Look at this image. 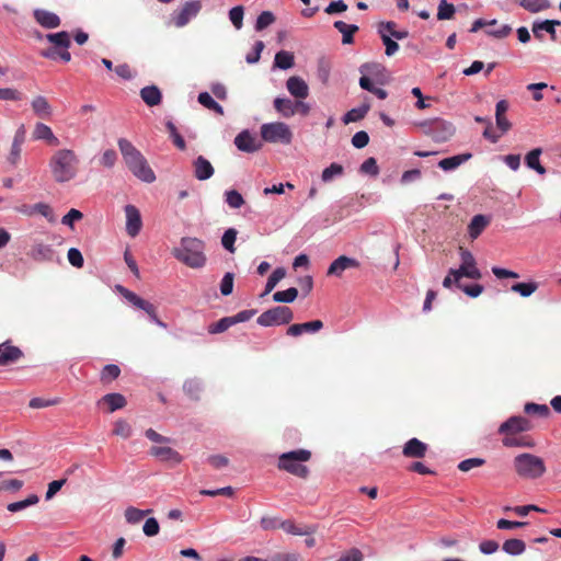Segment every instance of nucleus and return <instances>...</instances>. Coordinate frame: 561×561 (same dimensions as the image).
Wrapping results in <instances>:
<instances>
[{
    "label": "nucleus",
    "instance_id": "obj_62",
    "mask_svg": "<svg viewBox=\"0 0 561 561\" xmlns=\"http://www.w3.org/2000/svg\"><path fill=\"white\" fill-rule=\"evenodd\" d=\"M144 534L148 537H153L159 534L160 526L158 520L154 517H149L146 519L144 527Z\"/></svg>",
    "mask_w": 561,
    "mask_h": 561
},
{
    "label": "nucleus",
    "instance_id": "obj_58",
    "mask_svg": "<svg viewBox=\"0 0 561 561\" xmlns=\"http://www.w3.org/2000/svg\"><path fill=\"white\" fill-rule=\"evenodd\" d=\"M244 10L242 5L233 7L229 11V19L237 30H240L243 25Z\"/></svg>",
    "mask_w": 561,
    "mask_h": 561
},
{
    "label": "nucleus",
    "instance_id": "obj_5",
    "mask_svg": "<svg viewBox=\"0 0 561 561\" xmlns=\"http://www.w3.org/2000/svg\"><path fill=\"white\" fill-rule=\"evenodd\" d=\"M310 458L311 453L307 449L290 450L278 457L277 467L279 470L305 479L309 474V469L302 462L308 461Z\"/></svg>",
    "mask_w": 561,
    "mask_h": 561
},
{
    "label": "nucleus",
    "instance_id": "obj_20",
    "mask_svg": "<svg viewBox=\"0 0 561 561\" xmlns=\"http://www.w3.org/2000/svg\"><path fill=\"white\" fill-rule=\"evenodd\" d=\"M150 455L157 457L163 462H171L178 465L182 461V456L171 447L153 446L150 448Z\"/></svg>",
    "mask_w": 561,
    "mask_h": 561
},
{
    "label": "nucleus",
    "instance_id": "obj_61",
    "mask_svg": "<svg viewBox=\"0 0 561 561\" xmlns=\"http://www.w3.org/2000/svg\"><path fill=\"white\" fill-rule=\"evenodd\" d=\"M360 172L376 176L379 174V168L375 158L370 157L366 159L360 165Z\"/></svg>",
    "mask_w": 561,
    "mask_h": 561
},
{
    "label": "nucleus",
    "instance_id": "obj_3",
    "mask_svg": "<svg viewBox=\"0 0 561 561\" xmlns=\"http://www.w3.org/2000/svg\"><path fill=\"white\" fill-rule=\"evenodd\" d=\"M205 244L197 238H182L180 245L172 250L176 260L188 267L199 268L206 263Z\"/></svg>",
    "mask_w": 561,
    "mask_h": 561
},
{
    "label": "nucleus",
    "instance_id": "obj_30",
    "mask_svg": "<svg viewBox=\"0 0 561 561\" xmlns=\"http://www.w3.org/2000/svg\"><path fill=\"white\" fill-rule=\"evenodd\" d=\"M502 550L512 557H517L525 552L526 543L517 538L507 539L503 542Z\"/></svg>",
    "mask_w": 561,
    "mask_h": 561
},
{
    "label": "nucleus",
    "instance_id": "obj_53",
    "mask_svg": "<svg viewBox=\"0 0 561 561\" xmlns=\"http://www.w3.org/2000/svg\"><path fill=\"white\" fill-rule=\"evenodd\" d=\"M237 230L234 228H229L225 231L222 238H221V244L222 247L228 250L229 252H234V242L237 239Z\"/></svg>",
    "mask_w": 561,
    "mask_h": 561
},
{
    "label": "nucleus",
    "instance_id": "obj_55",
    "mask_svg": "<svg viewBox=\"0 0 561 561\" xmlns=\"http://www.w3.org/2000/svg\"><path fill=\"white\" fill-rule=\"evenodd\" d=\"M226 203L229 205V207L231 208H240L243 204H244V198L242 197V195L236 191V190H230V191H227L226 194Z\"/></svg>",
    "mask_w": 561,
    "mask_h": 561
},
{
    "label": "nucleus",
    "instance_id": "obj_17",
    "mask_svg": "<svg viewBox=\"0 0 561 561\" xmlns=\"http://www.w3.org/2000/svg\"><path fill=\"white\" fill-rule=\"evenodd\" d=\"M22 357L23 352L18 346L10 345L9 342L0 344V366L12 365Z\"/></svg>",
    "mask_w": 561,
    "mask_h": 561
},
{
    "label": "nucleus",
    "instance_id": "obj_26",
    "mask_svg": "<svg viewBox=\"0 0 561 561\" xmlns=\"http://www.w3.org/2000/svg\"><path fill=\"white\" fill-rule=\"evenodd\" d=\"M333 25L343 35V44H352L354 42V34L359 30L357 25L347 24L343 21H335Z\"/></svg>",
    "mask_w": 561,
    "mask_h": 561
},
{
    "label": "nucleus",
    "instance_id": "obj_29",
    "mask_svg": "<svg viewBox=\"0 0 561 561\" xmlns=\"http://www.w3.org/2000/svg\"><path fill=\"white\" fill-rule=\"evenodd\" d=\"M32 108L34 113L41 118H49L51 115V106L48 103L47 99L38 95L32 101Z\"/></svg>",
    "mask_w": 561,
    "mask_h": 561
},
{
    "label": "nucleus",
    "instance_id": "obj_2",
    "mask_svg": "<svg viewBox=\"0 0 561 561\" xmlns=\"http://www.w3.org/2000/svg\"><path fill=\"white\" fill-rule=\"evenodd\" d=\"M117 144L129 171L142 182H154L156 174L142 153L125 138L118 139Z\"/></svg>",
    "mask_w": 561,
    "mask_h": 561
},
{
    "label": "nucleus",
    "instance_id": "obj_38",
    "mask_svg": "<svg viewBox=\"0 0 561 561\" xmlns=\"http://www.w3.org/2000/svg\"><path fill=\"white\" fill-rule=\"evenodd\" d=\"M518 3L520 7L531 13L547 10L551 5L549 0H518Z\"/></svg>",
    "mask_w": 561,
    "mask_h": 561
},
{
    "label": "nucleus",
    "instance_id": "obj_63",
    "mask_svg": "<svg viewBox=\"0 0 561 561\" xmlns=\"http://www.w3.org/2000/svg\"><path fill=\"white\" fill-rule=\"evenodd\" d=\"M499 548H500L499 542L495 540H491V539L482 540L479 543L480 552L485 556L495 553L499 550Z\"/></svg>",
    "mask_w": 561,
    "mask_h": 561
},
{
    "label": "nucleus",
    "instance_id": "obj_42",
    "mask_svg": "<svg viewBox=\"0 0 561 561\" xmlns=\"http://www.w3.org/2000/svg\"><path fill=\"white\" fill-rule=\"evenodd\" d=\"M297 296H298L297 288L289 287L286 290L276 291L273 295V300L275 302H286V304H289V302H293L297 298Z\"/></svg>",
    "mask_w": 561,
    "mask_h": 561
},
{
    "label": "nucleus",
    "instance_id": "obj_19",
    "mask_svg": "<svg viewBox=\"0 0 561 561\" xmlns=\"http://www.w3.org/2000/svg\"><path fill=\"white\" fill-rule=\"evenodd\" d=\"M286 88L294 98L304 100L309 95L308 84L298 76L289 77L286 82Z\"/></svg>",
    "mask_w": 561,
    "mask_h": 561
},
{
    "label": "nucleus",
    "instance_id": "obj_45",
    "mask_svg": "<svg viewBox=\"0 0 561 561\" xmlns=\"http://www.w3.org/2000/svg\"><path fill=\"white\" fill-rule=\"evenodd\" d=\"M502 444L505 447H510V448L511 447H533L534 446V442L531 439H527L524 437L508 436V435H506L502 439Z\"/></svg>",
    "mask_w": 561,
    "mask_h": 561
},
{
    "label": "nucleus",
    "instance_id": "obj_60",
    "mask_svg": "<svg viewBox=\"0 0 561 561\" xmlns=\"http://www.w3.org/2000/svg\"><path fill=\"white\" fill-rule=\"evenodd\" d=\"M381 35V39L383 45L386 46V55L387 56H393L398 49L399 45L397 42H394L387 33H385L382 30L379 31Z\"/></svg>",
    "mask_w": 561,
    "mask_h": 561
},
{
    "label": "nucleus",
    "instance_id": "obj_44",
    "mask_svg": "<svg viewBox=\"0 0 561 561\" xmlns=\"http://www.w3.org/2000/svg\"><path fill=\"white\" fill-rule=\"evenodd\" d=\"M524 411L527 413V414H530V415H538L540 417H548L549 414H550V409L548 408V405L546 404H538V403H534V402H528L525 404V408H524Z\"/></svg>",
    "mask_w": 561,
    "mask_h": 561
},
{
    "label": "nucleus",
    "instance_id": "obj_35",
    "mask_svg": "<svg viewBox=\"0 0 561 561\" xmlns=\"http://www.w3.org/2000/svg\"><path fill=\"white\" fill-rule=\"evenodd\" d=\"M447 288L456 287L466 293L469 297L476 298L483 291V286L479 283L467 284L462 286V283H443Z\"/></svg>",
    "mask_w": 561,
    "mask_h": 561
},
{
    "label": "nucleus",
    "instance_id": "obj_31",
    "mask_svg": "<svg viewBox=\"0 0 561 561\" xmlns=\"http://www.w3.org/2000/svg\"><path fill=\"white\" fill-rule=\"evenodd\" d=\"M274 107L284 117H291L296 113L295 102L287 98H276Z\"/></svg>",
    "mask_w": 561,
    "mask_h": 561
},
{
    "label": "nucleus",
    "instance_id": "obj_6",
    "mask_svg": "<svg viewBox=\"0 0 561 561\" xmlns=\"http://www.w3.org/2000/svg\"><path fill=\"white\" fill-rule=\"evenodd\" d=\"M115 289L134 308L144 310L149 316L151 322H153L154 324H157L161 328H164V329L167 328V324L158 318L157 312H156V307L151 302L142 299L141 297H139L138 295H136L135 293H133L131 290L125 288L124 286H122L119 284L115 285Z\"/></svg>",
    "mask_w": 561,
    "mask_h": 561
},
{
    "label": "nucleus",
    "instance_id": "obj_50",
    "mask_svg": "<svg viewBox=\"0 0 561 561\" xmlns=\"http://www.w3.org/2000/svg\"><path fill=\"white\" fill-rule=\"evenodd\" d=\"M121 368L116 364H106L101 371V380L103 382L112 381L118 378Z\"/></svg>",
    "mask_w": 561,
    "mask_h": 561
},
{
    "label": "nucleus",
    "instance_id": "obj_23",
    "mask_svg": "<svg viewBox=\"0 0 561 561\" xmlns=\"http://www.w3.org/2000/svg\"><path fill=\"white\" fill-rule=\"evenodd\" d=\"M33 139L45 140L48 145L57 147L59 146V139L54 135L51 128L43 123H37L33 130Z\"/></svg>",
    "mask_w": 561,
    "mask_h": 561
},
{
    "label": "nucleus",
    "instance_id": "obj_34",
    "mask_svg": "<svg viewBox=\"0 0 561 561\" xmlns=\"http://www.w3.org/2000/svg\"><path fill=\"white\" fill-rule=\"evenodd\" d=\"M46 39L54 44L53 48H69L71 45L70 34L66 31L50 33L46 35Z\"/></svg>",
    "mask_w": 561,
    "mask_h": 561
},
{
    "label": "nucleus",
    "instance_id": "obj_48",
    "mask_svg": "<svg viewBox=\"0 0 561 561\" xmlns=\"http://www.w3.org/2000/svg\"><path fill=\"white\" fill-rule=\"evenodd\" d=\"M344 172V169L341 164L339 163H331L330 167L325 168L323 171H322V174H321V180L325 183L332 181L334 179V176H340L342 175Z\"/></svg>",
    "mask_w": 561,
    "mask_h": 561
},
{
    "label": "nucleus",
    "instance_id": "obj_33",
    "mask_svg": "<svg viewBox=\"0 0 561 561\" xmlns=\"http://www.w3.org/2000/svg\"><path fill=\"white\" fill-rule=\"evenodd\" d=\"M542 31H545V33H549L551 36V39L556 41L557 33H556L553 22H550V20H546L542 22H535L533 24V33H534L535 37L540 41L543 38L542 33H541Z\"/></svg>",
    "mask_w": 561,
    "mask_h": 561
},
{
    "label": "nucleus",
    "instance_id": "obj_41",
    "mask_svg": "<svg viewBox=\"0 0 561 561\" xmlns=\"http://www.w3.org/2000/svg\"><path fill=\"white\" fill-rule=\"evenodd\" d=\"M42 56L48 59L60 58L65 62H69L71 60V54L68 51V48H48L42 51Z\"/></svg>",
    "mask_w": 561,
    "mask_h": 561
},
{
    "label": "nucleus",
    "instance_id": "obj_1",
    "mask_svg": "<svg viewBox=\"0 0 561 561\" xmlns=\"http://www.w3.org/2000/svg\"><path fill=\"white\" fill-rule=\"evenodd\" d=\"M51 178L62 184L75 180L80 171V158L72 149H57L48 161Z\"/></svg>",
    "mask_w": 561,
    "mask_h": 561
},
{
    "label": "nucleus",
    "instance_id": "obj_27",
    "mask_svg": "<svg viewBox=\"0 0 561 561\" xmlns=\"http://www.w3.org/2000/svg\"><path fill=\"white\" fill-rule=\"evenodd\" d=\"M471 158V153H461L445 158L438 162V167L444 171H451L460 167Z\"/></svg>",
    "mask_w": 561,
    "mask_h": 561
},
{
    "label": "nucleus",
    "instance_id": "obj_15",
    "mask_svg": "<svg viewBox=\"0 0 561 561\" xmlns=\"http://www.w3.org/2000/svg\"><path fill=\"white\" fill-rule=\"evenodd\" d=\"M236 147L243 152H255L261 149L262 144L249 130H242L234 138Z\"/></svg>",
    "mask_w": 561,
    "mask_h": 561
},
{
    "label": "nucleus",
    "instance_id": "obj_51",
    "mask_svg": "<svg viewBox=\"0 0 561 561\" xmlns=\"http://www.w3.org/2000/svg\"><path fill=\"white\" fill-rule=\"evenodd\" d=\"M484 32L488 36H492L494 38L502 39V38L507 37L511 34L512 27L507 24H503L497 27L488 26V28Z\"/></svg>",
    "mask_w": 561,
    "mask_h": 561
},
{
    "label": "nucleus",
    "instance_id": "obj_8",
    "mask_svg": "<svg viewBox=\"0 0 561 561\" xmlns=\"http://www.w3.org/2000/svg\"><path fill=\"white\" fill-rule=\"evenodd\" d=\"M423 131L436 142H445L455 134V127L450 122L435 118L421 124Z\"/></svg>",
    "mask_w": 561,
    "mask_h": 561
},
{
    "label": "nucleus",
    "instance_id": "obj_56",
    "mask_svg": "<svg viewBox=\"0 0 561 561\" xmlns=\"http://www.w3.org/2000/svg\"><path fill=\"white\" fill-rule=\"evenodd\" d=\"M113 434L123 438H129L133 434V430L126 421L118 420L114 424Z\"/></svg>",
    "mask_w": 561,
    "mask_h": 561
},
{
    "label": "nucleus",
    "instance_id": "obj_14",
    "mask_svg": "<svg viewBox=\"0 0 561 561\" xmlns=\"http://www.w3.org/2000/svg\"><path fill=\"white\" fill-rule=\"evenodd\" d=\"M126 232L129 237L135 238L142 228V220L139 209L134 205L125 206Z\"/></svg>",
    "mask_w": 561,
    "mask_h": 561
},
{
    "label": "nucleus",
    "instance_id": "obj_46",
    "mask_svg": "<svg viewBox=\"0 0 561 561\" xmlns=\"http://www.w3.org/2000/svg\"><path fill=\"white\" fill-rule=\"evenodd\" d=\"M232 325H234L232 322V318L230 316L225 317V318H221L220 320H218L217 322L211 323L208 327V332L210 334L222 333V332L227 331L229 328H231Z\"/></svg>",
    "mask_w": 561,
    "mask_h": 561
},
{
    "label": "nucleus",
    "instance_id": "obj_64",
    "mask_svg": "<svg viewBox=\"0 0 561 561\" xmlns=\"http://www.w3.org/2000/svg\"><path fill=\"white\" fill-rule=\"evenodd\" d=\"M256 312H257L256 309H245V310H241L238 313L230 316V317L232 318V322L236 325L238 323H242V322H247V321L251 320L256 314Z\"/></svg>",
    "mask_w": 561,
    "mask_h": 561
},
{
    "label": "nucleus",
    "instance_id": "obj_10",
    "mask_svg": "<svg viewBox=\"0 0 561 561\" xmlns=\"http://www.w3.org/2000/svg\"><path fill=\"white\" fill-rule=\"evenodd\" d=\"M462 277L479 279L481 274L476 266L472 254L468 251H461V265L458 268L450 270L444 280H460Z\"/></svg>",
    "mask_w": 561,
    "mask_h": 561
},
{
    "label": "nucleus",
    "instance_id": "obj_28",
    "mask_svg": "<svg viewBox=\"0 0 561 561\" xmlns=\"http://www.w3.org/2000/svg\"><path fill=\"white\" fill-rule=\"evenodd\" d=\"M140 96L148 106L160 104L162 95L156 85L145 87L140 90Z\"/></svg>",
    "mask_w": 561,
    "mask_h": 561
},
{
    "label": "nucleus",
    "instance_id": "obj_18",
    "mask_svg": "<svg viewBox=\"0 0 561 561\" xmlns=\"http://www.w3.org/2000/svg\"><path fill=\"white\" fill-rule=\"evenodd\" d=\"M194 176L199 181H205L214 175L215 169L211 163L203 156H198L193 161Z\"/></svg>",
    "mask_w": 561,
    "mask_h": 561
},
{
    "label": "nucleus",
    "instance_id": "obj_59",
    "mask_svg": "<svg viewBox=\"0 0 561 561\" xmlns=\"http://www.w3.org/2000/svg\"><path fill=\"white\" fill-rule=\"evenodd\" d=\"M485 463L483 458H467L458 463V469L462 472H467L473 468L481 467Z\"/></svg>",
    "mask_w": 561,
    "mask_h": 561
},
{
    "label": "nucleus",
    "instance_id": "obj_43",
    "mask_svg": "<svg viewBox=\"0 0 561 561\" xmlns=\"http://www.w3.org/2000/svg\"><path fill=\"white\" fill-rule=\"evenodd\" d=\"M151 510H139L134 506H129L125 511V518L127 523L129 524H137L139 523L146 515L150 514Z\"/></svg>",
    "mask_w": 561,
    "mask_h": 561
},
{
    "label": "nucleus",
    "instance_id": "obj_40",
    "mask_svg": "<svg viewBox=\"0 0 561 561\" xmlns=\"http://www.w3.org/2000/svg\"><path fill=\"white\" fill-rule=\"evenodd\" d=\"M456 13L455 5L447 2V0H440L437 9L438 20H451Z\"/></svg>",
    "mask_w": 561,
    "mask_h": 561
},
{
    "label": "nucleus",
    "instance_id": "obj_36",
    "mask_svg": "<svg viewBox=\"0 0 561 561\" xmlns=\"http://www.w3.org/2000/svg\"><path fill=\"white\" fill-rule=\"evenodd\" d=\"M542 153L541 148H535L526 154L525 162L529 169L539 174H545L546 169L540 164L539 157Z\"/></svg>",
    "mask_w": 561,
    "mask_h": 561
},
{
    "label": "nucleus",
    "instance_id": "obj_9",
    "mask_svg": "<svg viewBox=\"0 0 561 561\" xmlns=\"http://www.w3.org/2000/svg\"><path fill=\"white\" fill-rule=\"evenodd\" d=\"M294 318V313L289 307L277 306L262 312L256 322L261 327H274L288 324Z\"/></svg>",
    "mask_w": 561,
    "mask_h": 561
},
{
    "label": "nucleus",
    "instance_id": "obj_32",
    "mask_svg": "<svg viewBox=\"0 0 561 561\" xmlns=\"http://www.w3.org/2000/svg\"><path fill=\"white\" fill-rule=\"evenodd\" d=\"M488 225L489 219L485 216L476 215L468 226L469 236L472 239L478 238L481 234V232L486 228Z\"/></svg>",
    "mask_w": 561,
    "mask_h": 561
},
{
    "label": "nucleus",
    "instance_id": "obj_52",
    "mask_svg": "<svg viewBox=\"0 0 561 561\" xmlns=\"http://www.w3.org/2000/svg\"><path fill=\"white\" fill-rule=\"evenodd\" d=\"M537 283H513L511 290L523 297L530 296L537 289Z\"/></svg>",
    "mask_w": 561,
    "mask_h": 561
},
{
    "label": "nucleus",
    "instance_id": "obj_11",
    "mask_svg": "<svg viewBox=\"0 0 561 561\" xmlns=\"http://www.w3.org/2000/svg\"><path fill=\"white\" fill-rule=\"evenodd\" d=\"M202 9V3L198 0H193L184 3L179 10L172 14L173 24L176 27L185 26L192 18L196 16Z\"/></svg>",
    "mask_w": 561,
    "mask_h": 561
},
{
    "label": "nucleus",
    "instance_id": "obj_22",
    "mask_svg": "<svg viewBox=\"0 0 561 561\" xmlns=\"http://www.w3.org/2000/svg\"><path fill=\"white\" fill-rule=\"evenodd\" d=\"M427 448L425 443L414 437L404 444L402 454L408 458H423Z\"/></svg>",
    "mask_w": 561,
    "mask_h": 561
},
{
    "label": "nucleus",
    "instance_id": "obj_13",
    "mask_svg": "<svg viewBox=\"0 0 561 561\" xmlns=\"http://www.w3.org/2000/svg\"><path fill=\"white\" fill-rule=\"evenodd\" d=\"M531 428L530 422L520 415H514L508 417L499 427L500 434L512 436L514 434L527 432Z\"/></svg>",
    "mask_w": 561,
    "mask_h": 561
},
{
    "label": "nucleus",
    "instance_id": "obj_4",
    "mask_svg": "<svg viewBox=\"0 0 561 561\" xmlns=\"http://www.w3.org/2000/svg\"><path fill=\"white\" fill-rule=\"evenodd\" d=\"M513 466L517 476L527 480L539 479L547 471L543 459L529 453L517 455L513 460Z\"/></svg>",
    "mask_w": 561,
    "mask_h": 561
},
{
    "label": "nucleus",
    "instance_id": "obj_25",
    "mask_svg": "<svg viewBox=\"0 0 561 561\" xmlns=\"http://www.w3.org/2000/svg\"><path fill=\"white\" fill-rule=\"evenodd\" d=\"M100 403H104L107 405V411L110 413L115 412L116 410L123 409L126 405V399L123 394L117 392L107 393L102 397L99 401Z\"/></svg>",
    "mask_w": 561,
    "mask_h": 561
},
{
    "label": "nucleus",
    "instance_id": "obj_39",
    "mask_svg": "<svg viewBox=\"0 0 561 561\" xmlns=\"http://www.w3.org/2000/svg\"><path fill=\"white\" fill-rule=\"evenodd\" d=\"M295 65V58L293 53L280 50L275 55L274 66L279 69H289Z\"/></svg>",
    "mask_w": 561,
    "mask_h": 561
},
{
    "label": "nucleus",
    "instance_id": "obj_47",
    "mask_svg": "<svg viewBox=\"0 0 561 561\" xmlns=\"http://www.w3.org/2000/svg\"><path fill=\"white\" fill-rule=\"evenodd\" d=\"M397 24L392 21L385 22L380 24V30H382L385 33H388L389 36L394 37L396 39H404L409 36L408 31H398L396 30Z\"/></svg>",
    "mask_w": 561,
    "mask_h": 561
},
{
    "label": "nucleus",
    "instance_id": "obj_37",
    "mask_svg": "<svg viewBox=\"0 0 561 561\" xmlns=\"http://www.w3.org/2000/svg\"><path fill=\"white\" fill-rule=\"evenodd\" d=\"M369 110L370 105L368 103H364L358 107L350 110L343 117L344 124H350L363 119Z\"/></svg>",
    "mask_w": 561,
    "mask_h": 561
},
{
    "label": "nucleus",
    "instance_id": "obj_54",
    "mask_svg": "<svg viewBox=\"0 0 561 561\" xmlns=\"http://www.w3.org/2000/svg\"><path fill=\"white\" fill-rule=\"evenodd\" d=\"M275 22V15L271 11H263L256 19L255 30L263 31Z\"/></svg>",
    "mask_w": 561,
    "mask_h": 561
},
{
    "label": "nucleus",
    "instance_id": "obj_12",
    "mask_svg": "<svg viewBox=\"0 0 561 561\" xmlns=\"http://www.w3.org/2000/svg\"><path fill=\"white\" fill-rule=\"evenodd\" d=\"M360 267V263L353 257H348L345 255L339 256L334 260L330 267L328 268L327 276L328 277H343V273L348 270L358 271Z\"/></svg>",
    "mask_w": 561,
    "mask_h": 561
},
{
    "label": "nucleus",
    "instance_id": "obj_21",
    "mask_svg": "<svg viewBox=\"0 0 561 561\" xmlns=\"http://www.w3.org/2000/svg\"><path fill=\"white\" fill-rule=\"evenodd\" d=\"M323 328L321 320H313L304 323H295L288 327L287 334L290 336H299L302 333H316Z\"/></svg>",
    "mask_w": 561,
    "mask_h": 561
},
{
    "label": "nucleus",
    "instance_id": "obj_16",
    "mask_svg": "<svg viewBox=\"0 0 561 561\" xmlns=\"http://www.w3.org/2000/svg\"><path fill=\"white\" fill-rule=\"evenodd\" d=\"M33 18L44 28H57L61 24V20L56 13L45 9H35Z\"/></svg>",
    "mask_w": 561,
    "mask_h": 561
},
{
    "label": "nucleus",
    "instance_id": "obj_49",
    "mask_svg": "<svg viewBox=\"0 0 561 561\" xmlns=\"http://www.w3.org/2000/svg\"><path fill=\"white\" fill-rule=\"evenodd\" d=\"M61 402L60 398L44 399L41 397L32 398L28 402V407L32 409H43L53 405H57Z\"/></svg>",
    "mask_w": 561,
    "mask_h": 561
},
{
    "label": "nucleus",
    "instance_id": "obj_24",
    "mask_svg": "<svg viewBox=\"0 0 561 561\" xmlns=\"http://www.w3.org/2000/svg\"><path fill=\"white\" fill-rule=\"evenodd\" d=\"M203 390V380L197 377L188 378L183 383V391L191 400L198 401Z\"/></svg>",
    "mask_w": 561,
    "mask_h": 561
},
{
    "label": "nucleus",
    "instance_id": "obj_7",
    "mask_svg": "<svg viewBox=\"0 0 561 561\" xmlns=\"http://www.w3.org/2000/svg\"><path fill=\"white\" fill-rule=\"evenodd\" d=\"M262 139L267 142L289 145L293 133L289 126L282 122L267 123L261 126Z\"/></svg>",
    "mask_w": 561,
    "mask_h": 561
},
{
    "label": "nucleus",
    "instance_id": "obj_57",
    "mask_svg": "<svg viewBox=\"0 0 561 561\" xmlns=\"http://www.w3.org/2000/svg\"><path fill=\"white\" fill-rule=\"evenodd\" d=\"M331 72L330 62L325 59H320L318 62L317 77L323 83L328 84Z\"/></svg>",
    "mask_w": 561,
    "mask_h": 561
}]
</instances>
